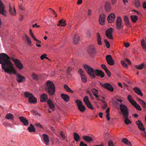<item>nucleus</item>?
<instances>
[{"label":"nucleus","mask_w":146,"mask_h":146,"mask_svg":"<svg viewBox=\"0 0 146 146\" xmlns=\"http://www.w3.org/2000/svg\"><path fill=\"white\" fill-rule=\"evenodd\" d=\"M7 58H5L3 60L4 63L2 61H0V64H1L2 68L4 70L5 72L11 74L12 73L15 74L17 81L18 83H21L25 82V77L22 76L21 74L17 73V71L15 70V68L13 66V64L11 61H8L9 58L6 56Z\"/></svg>","instance_id":"1"},{"label":"nucleus","mask_w":146,"mask_h":146,"mask_svg":"<svg viewBox=\"0 0 146 146\" xmlns=\"http://www.w3.org/2000/svg\"><path fill=\"white\" fill-rule=\"evenodd\" d=\"M46 92L50 96L53 95L55 92V87L52 82L48 81L45 88Z\"/></svg>","instance_id":"2"},{"label":"nucleus","mask_w":146,"mask_h":146,"mask_svg":"<svg viewBox=\"0 0 146 146\" xmlns=\"http://www.w3.org/2000/svg\"><path fill=\"white\" fill-rule=\"evenodd\" d=\"M25 96L28 98L29 102L30 103L35 104L37 102V99L31 93L28 92H25Z\"/></svg>","instance_id":"3"},{"label":"nucleus","mask_w":146,"mask_h":146,"mask_svg":"<svg viewBox=\"0 0 146 146\" xmlns=\"http://www.w3.org/2000/svg\"><path fill=\"white\" fill-rule=\"evenodd\" d=\"M84 69L90 76L92 77L93 78L95 77V71L93 68L86 64L84 65Z\"/></svg>","instance_id":"4"},{"label":"nucleus","mask_w":146,"mask_h":146,"mask_svg":"<svg viewBox=\"0 0 146 146\" xmlns=\"http://www.w3.org/2000/svg\"><path fill=\"white\" fill-rule=\"evenodd\" d=\"M120 110L122 113L123 116L129 115V110L125 105L121 104L120 105Z\"/></svg>","instance_id":"5"},{"label":"nucleus","mask_w":146,"mask_h":146,"mask_svg":"<svg viewBox=\"0 0 146 146\" xmlns=\"http://www.w3.org/2000/svg\"><path fill=\"white\" fill-rule=\"evenodd\" d=\"M76 103L79 110L81 112H83L85 111V107L83 105V103L81 101L79 100H76Z\"/></svg>","instance_id":"6"},{"label":"nucleus","mask_w":146,"mask_h":146,"mask_svg":"<svg viewBox=\"0 0 146 146\" xmlns=\"http://www.w3.org/2000/svg\"><path fill=\"white\" fill-rule=\"evenodd\" d=\"M116 28L118 30L123 29L122 23V19L120 17H118L117 18L116 23Z\"/></svg>","instance_id":"7"},{"label":"nucleus","mask_w":146,"mask_h":146,"mask_svg":"<svg viewBox=\"0 0 146 146\" xmlns=\"http://www.w3.org/2000/svg\"><path fill=\"white\" fill-rule=\"evenodd\" d=\"M101 87L105 89H107L108 90L112 92L114 90V88L111 85L108 83H105L102 84L101 83H100Z\"/></svg>","instance_id":"8"},{"label":"nucleus","mask_w":146,"mask_h":146,"mask_svg":"<svg viewBox=\"0 0 146 146\" xmlns=\"http://www.w3.org/2000/svg\"><path fill=\"white\" fill-rule=\"evenodd\" d=\"M113 32V28L111 27H110L106 30V35L108 38L113 40V39L112 34Z\"/></svg>","instance_id":"9"},{"label":"nucleus","mask_w":146,"mask_h":146,"mask_svg":"<svg viewBox=\"0 0 146 146\" xmlns=\"http://www.w3.org/2000/svg\"><path fill=\"white\" fill-rule=\"evenodd\" d=\"M0 14L2 15L5 17L7 16L6 11L5 10V6L0 0Z\"/></svg>","instance_id":"10"},{"label":"nucleus","mask_w":146,"mask_h":146,"mask_svg":"<svg viewBox=\"0 0 146 146\" xmlns=\"http://www.w3.org/2000/svg\"><path fill=\"white\" fill-rule=\"evenodd\" d=\"M83 101L87 107L90 109L93 110L94 108L90 102L87 96H85L83 98Z\"/></svg>","instance_id":"11"},{"label":"nucleus","mask_w":146,"mask_h":146,"mask_svg":"<svg viewBox=\"0 0 146 146\" xmlns=\"http://www.w3.org/2000/svg\"><path fill=\"white\" fill-rule=\"evenodd\" d=\"M106 60L109 65L113 66L114 64V61L111 55H107L106 56Z\"/></svg>","instance_id":"12"},{"label":"nucleus","mask_w":146,"mask_h":146,"mask_svg":"<svg viewBox=\"0 0 146 146\" xmlns=\"http://www.w3.org/2000/svg\"><path fill=\"white\" fill-rule=\"evenodd\" d=\"M88 52L90 54H95L97 53L95 48L93 44H90L89 46Z\"/></svg>","instance_id":"13"},{"label":"nucleus","mask_w":146,"mask_h":146,"mask_svg":"<svg viewBox=\"0 0 146 146\" xmlns=\"http://www.w3.org/2000/svg\"><path fill=\"white\" fill-rule=\"evenodd\" d=\"M106 16L104 14H101L100 15L99 21L100 24L101 25H104L105 24V21Z\"/></svg>","instance_id":"14"},{"label":"nucleus","mask_w":146,"mask_h":146,"mask_svg":"<svg viewBox=\"0 0 146 146\" xmlns=\"http://www.w3.org/2000/svg\"><path fill=\"white\" fill-rule=\"evenodd\" d=\"M115 18V15L113 13H111L108 16L107 19L109 23L113 22Z\"/></svg>","instance_id":"15"},{"label":"nucleus","mask_w":146,"mask_h":146,"mask_svg":"<svg viewBox=\"0 0 146 146\" xmlns=\"http://www.w3.org/2000/svg\"><path fill=\"white\" fill-rule=\"evenodd\" d=\"M136 124L138 126V128L140 130L143 131L145 130V128L143 124L141 121L138 120L136 122Z\"/></svg>","instance_id":"16"},{"label":"nucleus","mask_w":146,"mask_h":146,"mask_svg":"<svg viewBox=\"0 0 146 146\" xmlns=\"http://www.w3.org/2000/svg\"><path fill=\"white\" fill-rule=\"evenodd\" d=\"M48 99V96L45 94H43L40 96V100L41 102H46Z\"/></svg>","instance_id":"17"},{"label":"nucleus","mask_w":146,"mask_h":146,"mask_svg":"<svg viewBox=\"0 0 146 146\" xmlns=\"http://www.w3.org/2000/svg\"><path fill=\"white\" fill-rule=\"evenodd\" d=\"M124 20L125 22V24L126 27H131V25L129 22V19L127 16H125L124 17Z\"/></svg>","instance_id":"18"},{"label":"nucleus","mask_w":146,"mask_h":146,"mask_svg":"<svg viewBox=\"0 0 146 146\" xmlns=\"http://www.w3.org/2000/svg\"><path fill=\"white\" fill-rule=\"evenodd\" d=\"M19 119L24 125H27L29 124L28 120L25 117L20 116L19 117Z\"/></svg>","instance_id":"19"},{"label":"nucleus","mask_w":146,"mask_h":146,"mask_svg":"<svg viewBox=\"0 0 146 146\" xmlns=\"http://www.w3.org/2000/svg\"><path fill=\"white\" fill-rule=\"evenodd\" d=\"M129 115H127L123 116V119H124V121L126 125L131 123V121L129 119L128 117Z\"/></svg>","instance_id":"20"},{"label":"nucleus","mask_w":146,"mask_h":146,"mask_svg":"<svg viewBox=\"0 0 146 146\" xmlns=\"http://www.w3.org/2000/svg\"><path fill=\"white\" fill-rule=\"evenodd\" d=\"M47 103L48 104L50 109L53 111L54 110L55 105L52 101L50 99L48 100Z\"/></svg>","instance_id":"21"},{"label":"nucleus","mask_w":146,"mask_h":146,"mask_svg":"<svg viewBox=\"0 0 146 146\" xmlns=\"http://www.w3.org/2000/svg\"><path fill=\"white\" fill-rule=\"evenodd\" d=\"M95 73L97 76H100L101 78H103L104 76V74L101 70L96 69L95 70Z\"/></svg>","instance_id":"22"},{"label":"nucleus","mask_w":146,"mask_h":146,"mask_svg":"<svg viewBox=\"0 0 146 146\" xmlns=\"http://www.w3.org/2000/svg\"><path fill=\"white\" fill-rule=\"evenodd\" d=\"M42 136L43 137V140L46 145H49V140L48 135L44 134H43Z\"/></svg>","instance_id":"23"},{"label":"nucleus","mask_w":146,"mask_h":146,"mask_svg":"<svg viewBox=\"0 0 146 146\" xmlns=\"http://www.w3.org/2000/svg\"><path fill=\"white\" fill-rule=\"evenodd\" d=\"M61 98L66 102H68L69 101L70 97L66 94H62L60 95Z\"/></svg>","instance_id":"24"},{"label":"nucleus","mask_w":146,"mask_h":146,"mask_svg":"<svg viewBox=\"0 0 146 146\" xmlns=\"http://www.w3.org/2000/svg\"><path fill=\"white\" fill-rule=\"evenodd\" d=\"M80 40L79 35L77 33H76L74 35L73 42L75 44H78Z\"/></svg>","instance_id":"25"},{"label":"nucleus","mask_w":146,"mask_h":146,"mask_svg":"<svg viewBox=\"0 0 146 146\" xmlns=\"http://www.w3.org/2000/svg\"><path fill=\"white\" fill-rule=\"evenodd\" d=\"M133 90L137 94L142 97L143 96V94L140 89L137 87H135L133 88Z\"/></svg>","instance_id":"26"},{"label":"nucleus","mask_w":146,"mask_h":146,"mask_svg":"<svg viewBox=\"0 0 146 146\" xmlns=\"http://www.w3.org/2000/svg\"><path fill=\"white\" fill-rule=\"evenodd\" d=\"M9 11L12 15L15 16L17 14V12L15 7L14 6H13V9H12L10 5L9 7Z\"/></svg>","instance_id":"27"},{"label":"nucleus","mask_w":146,"mask_h":146,"mask_svg":"<svg viewBox=\"0 0 146 146\" xmlns=\"http://www.w3.org/2000/svg\"><path fill=\"white\" fill-rule=\"evenodd\" d=\"M66 21L65 20L61 19L58 21V24L57 25L58 26L65 27L66 25L65 23Z\"/></svg>","instance_id":"28"},{"label":"nucleus","mask_w":146,"mask_h":146,"mask_svg":"<svg viewBox=\"0 0 146 146\" xmlns=\"http://www.w3.org/2000/svg\"><path fill=\"white\" fill-rule=\"evenodd\" d=\"M29 35L30 36L36 41L37 42L39 43H41V41L40 40L37 39L36 37L34 35L33 33L32 30L31 29H30L29 30Z\"/></svg>","instance_id":"29"},{"label":"nucleus","mask_w":146,"mask_h":146,"mask_svg":"<svg viewBox=\"0 0 146 146\" xmlns=\"http://www.w3.org/2000/svg\"><path fill=\"white\" fill-rule=\"evenodd\" d=\"M83 138L88 142H91L93 141V139L90 136L86 135H84L82 137Z\"/></svg>","instance_id":"30"},{"label":"nucleus","mask_w":146,"mask_h":146,"mask_svg":"<svg viewBox=\"0 0 146 146\" xmlns=\"http://www.w3.org/2000/svg\"><path fill=\"white\" fill-rule=\"evenodd\" d=\"M97 38L98 44L100 45H102V44L101 41L102 38L100 35L99 33H97Z\"/></svg>","instance_id":"31"},{"label":"nucleus","mask_w":146,"mask_h":146,"mask_svg":"<svg viewBox=\"0 0 146 146\" xmlns=\"http://www.w3.org/2000/svg\"><path fill=\"white\" fill-rule=\"evenodd\" d=\"M105 9L107 12L110 11V3L108 2H106L105 4Z\"/></svg>","instance_id":"32"},{"label":"nucleus","mask_w":146,"mask_h":146,"mask_svg":"<svg viewBox=\"0 0 146 146\" xmlns=\"http://www.w3.org/2000/svg\"><path fill=\"white\" fill-rule=\"evenodd\" d=\"M27 129L30 132H35V129L32 124H30V126L27 128Z\"/></svg>","instance_id":"33"},{"label":"nucleus","mask_w":146,"mask_h":146,"mask_svg":"<svg viewBox=\"0 0 146 146\" xmlns=\"http://www.w3.org/2000/svg\"><path fill=\"white\" fill-rule=\"evenodd\" d=\"M91 91L95 97L99 98V96L98 95V90L94 88H93L91 89Z\"/></svg>","instance_id":"34"},{"label":"nucleus","mask_w":146,"mask_h":146,"mask_svg":"<svg viewBox=\"0 0 146 146\" xmlns=\"http://www.w3.org/2000/svg\"><path fill=\"white\" fill-rule=\"evenodd\" d=\"M130 18L132 22L135 23L138 20V18L136 15H131L130 16Z\"/></svg>","instance_id":"35"},{"label":"nucleus","mask_w":146,"mask_h":146,"mask_svg":"<svg viewBox=\"0 0 146 146\" xmlns=\"http://www.w3.org/2000/svg\"><path fill=\"white\" fill-rule=\"evenodd\" d=\"M64 87L65 90H66V91L67 92L71 93H74V91L71 90L70 88L69 87H68V86L67 85H64Z\"/></svg>","instance_id":"36"},{"label":"nucleus","mask_w":146,"mask_h":146,"mask_svg":"<svg viewBox=\"0 0 146 146\" xmlns=\"http://www.w3.org/2000/svg\"><path fill=\"white\" fill-rule=\"evenodd\" d=\"M145 66L144 64L142 63L140 65H136L135 66L137 69L141 70L144 68Z\"/></svg>","instance_id":"37"},{"label":"nucleus","mask_w":146,"mask_h":146,"mask_svg":"<svg viewBox=\"0 0 146 146\" xmlns=\"http://www.w3.org/2000/svg\"><path fill=\"white\" fill-rule=\"evenodd\" d=\"M74 139L76 141H79L80 138V136L77 133L74 132Z\"/></svg>","instance_id":"38"},{"label":"nucleus","mask_w":146,"mask_h":146,"mask_svg":"<svg viewBox=\"0 0 146 146\" xmlns=\"http://www.w3.org/2000/svg\"><path fill=\"white\" fill-rule=\"evenodd\" d=\"M14 117V116L11 113H9L6 115L5 118L8 119H11L13 120V119Z\"/></svg>","instance_id":"39"},{"label":"nucleus","mask_w":146,"mask_h":146,"mask_svg":"<svg viewBox=\"0 0 146 146\" xmlns=\"http://www.w3.org/2000/svg\"><path fill=\"white\" fill-rule=\"evenodd\" d=\"M25 37L26 39L28 45L30 46L32 45L31 38L27 35H25Z\"/></svg>","instance_id":"40"},{"label":"nucleus","mask_w":146,"mask_h":146,"mask_svg":"<svg viewBox=\"0 0 146 146\" xmlns=\"http://www.w3.org/2000/svg\"><path fill=\"white\" fill-rule=\"evenodd\" d=\"M81 79L82 81L84 83H86L87 81V78L85 74H83V75L80 76Z\"/></svg>","instance_id":"41"},{"label":"nucleus","mask_w":146,"mask_h":146,"mask_svg":"<svg viewBox=\"0 0 146 146\" xmlns=\"http://www.w3.org/2000/svg\"><path fill=\"white\" fill-rule=\"evenodd\" d=\"M104 42L106 43V45L107 48H109L110 47V44L108 40L105 39L104 40Z\"/></svg>","instance_id":"42"},{"label":"nucleus","mask_w":146,"mask_h":146,"mask_svg":"<svg viewBox=\"0 0 146 146\" xmlns=\"http://www.w3.org/2000/svg\"><path fill=\"white\" fill-rule=\"evenodd\" d=\"M121 63L123 67L126 68H128V66L125 63V62L123 60H121Z\"/></svg>","instance_id":"43"},{"label":"nucleus","mask_w":146,"mask_h":146,"mask_svg":"<svg viewBox=\"0 0 146 146\" xmlns=\"http://www.w3.org/2000/svg\"><path fill=\"white\" fill-rule=\"evenodd\" d=\"M136 109L138 110L139 111H141V110L142 109L140 106L139 105L137 104V103L135 105H134L133 106Z\"/></svg>","instance_id":"44"},{"label":"nucleus","mask_w":146,"mask_h":146,"mask_svg":"<svg viewBox=\"0 0 146 146\" xmlns=\"http://www.w3.org/2000/svg\"><path fill=\"white\" fill-rule=\"evenodd\" d=\"M32 76L33 79L35 80H37L38 79V76L35 73H33L32 74Z\"/></svg>","instance_id":"45"},{"label":"nucleus","mask_w":146,"mask_h":146,"mask_svg":"<svg viewBox=\"0 0 146 146\" xmlns=\"http://www.w3.org/2000/svg\"><path fill=\"white\" fill-rule=\"evenodd\" d=\"M134 4L137 7H139L140 6L139 1L138 0H135Z\"/></svg>","instance_id":"46"},{"label":"nucleus","mask_w":146,"mask_h":146,"mask_svg":"<svg viewBox=\"0 0 146 146\" xmlns=\"http://www.w3.org/2000/svg\"><path fill=\"white\" fill-rule=\"evenodd\" d=\"M140 104L144 109H146V103L143 100L140 103Z\"/></svg>","instance_id":"47"},{"label":"nucleus","mask_w":146,"mask_h":146,"mask_svg":"<svg viewBox=\"0 0 146 146\" xmlns=\"http://www.w3.org/2000/svg\"><path fill=\"white\" fill-rule=\"evenodd\" d=\"M35 125L36 126V127H38V128H41V129H44L43 127L42 126V125L39 123H35Z\"/></svg>","instance_id":"48"},{"label":"nucleus","mask_w":146,"mask_h":146,"mask_svg":"<svg viewBox=\"0 0 146 146\" xmlns=\"http://www.w3.org/2000/svg\"><path fill=\"white\" fill-rule=\"evenodd\" d=\"M101 67L105 71L108 70L107 67L105 64H101Z\"/></svg>","instance_id":"49"},{"label":"nucleus","mask_w":146,"mask_h":146,"mask_svg":"<svg viewBox=\"0 0 146 146\" xmlns=\"http://www.w3.org/2000/svg\"><path fill=\"white\" fill-rule=\"evenodd\" d=\"M72 70V69L70 66H68L66 69V72L69 74L70 72Z\"/></svg>","instance_id":"50"},{"label":"nucleus","mask_w":146,"mask_h":146,"mask_svg":"<svg viewBox=\"0 0 146 146\" xmlns=\"http://www.w3.org/2000/svg\"><path fill=\"white\" fill-rule=\"evenodd\" d=\"M19 9L22 11H24L25 10V7L21 4L19 6Z\"/></svg>","instance_id":"51"},{"label":"nucleus","mask_w":146,"mask_h":146,"mask_svg":"<svg viewBox=\"0 0 146 146\" xmlns=\"http://www.w3.org/2000/svg\"><path fill=\"white\" fill-rule=\"evenodd\" d=\"M78 72L80 74V76L83 75V74H84L83 73V70L80 68L79 69Z\"/></svg>","instance_id":"52"},{"label":"nucleus","mask_w":146,"mask_h":146,"mask_svg":"<svg viewBox=\"0 0 146 146\" xmlns=\"http://www.w3.org/2000/svg\"><path fill=\"white\" fill-rule=\"evenodd\" d=\"M47 56V54H43L40 57V58L41 60H43L44 58H45Z\"/></svg>","instance_id":"53"},{"label":"nucleus","mask_w":146,"mask_h":146,"mask_svg":"<svg viewBox=\"0 0 146 146\" xmlns=\"http://www.w3.org/2000/svg\"><path fill=\"white\" fill-rule=\"evenodd\" d=\"M128 140L127 138H123L122 140V142L125 144L128 142Z\"/></svg>","instance_id":"54"},{"label":"nucleus","mask_w":146,"mask_h":146,"mask_svg":"<svg viewBox=\"0 0 146 146\" xmlns=\"http://www.w3.org/2000/svg\"><path fill=\"white\" fill-rule=\"evenodd\" d=\"M60 135L61 137L63 138L64 139H65L66 137L65 135L63 133V132L62 131H61L60 132Z\"/></svg>","instance_id":"55"},{"label":"nucleus","mask_w":146,"mask_h":146,"mask_svg":"<svg viewBox=\"0 0 146 146\" xmlns=\"http://www.w3.org/2000/svg\"><path fill=\"white\" fill-rule=\"evenodd\" d=\"M106 73L108 74V77H110L111 76V73L110 71L108 70H107L106 71H105Z\"/></svg>","instance_id":"56"},{"label":"nucleus","mask_w":146,"mask_h":146,"mask_svg":"<svg viewBox=\"0 0 146 146\" xmlns=\"http://www.w3.org/2000/svg\"><path fill=\"white\" fill-rule=\"evenodd\" d=\"M124 60L126 62H127V63L129 65H131V62L129 59H127V58H125Z\"/></svg>","instance_id":"57"},{"label":"nucleus","mask_w":146,"mask_h":146,"mask_svg":"<svg viewBox=\"0 0 146 146\" xmlns=\"http://www.w3.org/2000/svg\"><path fill=\"white\" fill-rule=\"evenodd\" d=\"M124 46L126 48L130 46V44L129 42H124Z\"/></svg>","instance_id":"58"},{"label":"nucleus","mask_w":146,"mask_h":146,"mask_svg":"<svg viewBox=\"0 0 146 146\" xmlns=\"http://www.w3.org/2000/svg\"><path fill=\"white\" fill-rule=\"evenodd\" d=\"M80 146H87V145L86 144L84 143L82 141L80 142Z\"/></svg>","instance_id":"59"},{"label":"nucleus","mask_w":146,"mask_h":146,"mask_svg":"<svg viewBox=\"0 0 146 146\" xmlns=\"http://www.w3.org/2000/svg\"><path fill=\"white\" fill-rule=\"evenodd\" d=\"M108 146H114L113 143L111 141H109Z\"/></svg>","instance_id":"60"},{"label":"nucleus","mask_w":146,"mask_h":146,"mask_svg":"<svg viewBox=\"0 0 146 146\" xmlns=\"http://www.w3.org/2000/svg\"><path fill=\"white\" fill-rule=\"evenodd\" d=\"M4 125L6 127H8V126H9V127L11 126L10 124L9 123H7V122H6V123L5 122V123H4Z\"/></svg>","instance_id":"61"},{"label":"nucleus","mask_w":146,"mask_h":146,"mask_svg":"<svg viewBox=\"0 0 146 146\" xmlns=\"http://www.w3.org/2000/svg\"><path fill=\"white\" fill-rule=\"evenodd\" d=\"M112 5H114L117 3V0H111Z\"/></svg>","instance_id":"62"},{"label":"nucleus","mask_w":146,"mask_h":146,"mask_svg":"<svg viewBox=\"0 0 146 146\" xmlns=\"http://www.w3.org/2000/svg\"><path fill=\"white\" fill-rule=\"evenodd\" d=\"M108 105L106 103H105L102 106V108L104 110H105L107 107Z\"/></svg>","instance_id":"63"},{"label":"nucleus","mask_w":146,"mask_h":146,"mask_svg":"<svg viewBox=\"0 0 146 146\" xmlns=\"http://www.w3.org/2000/svg\"><path fill=\"white\" fill-rule=\"evenodd\" d=\"M143 8L144 9H146V2H144L143 4Z\"/></svg>","instance_id":"64"}]
</instances>
